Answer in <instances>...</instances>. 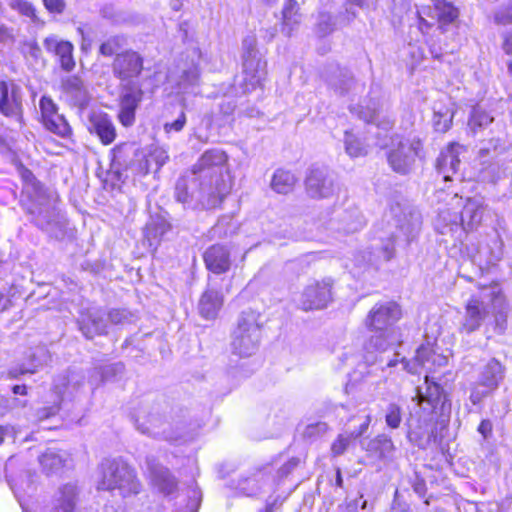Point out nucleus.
Returning a JSON list of instances; mask_svg holds the SVG:
<instances>
[{"label": "nucleus", "mask_w": 512, "mask_h": 512, "mask_svg": "<svg viewBox=\"0 0 512 512\" xmlns=\"http://www.w3.org/2000/svg\"><path fill=\"white\" fill-rule=\"evenodd\" d=\"M227 160L222 150L205 151L191 170L178 179L175 187L177 201L204 209L220 205L232 189Z\"/></svg>", "instance_id": "1"}, {"label": "nucleus", "mask_w": 512, "mask_h": 512, "mask_svg": "<svg viewBox=\"0 0 512 512\" xmlns=\"http://www.w3.org/2000/svg\"><path fill=\"white\" fill-rule=\"evenodd\" d=\"M401 317V309L395 302L375 304L365 319V327L372 333L364 344L365 353L354 354L351 349L343 352L341 361L345 365L360 364L365 367L377 361L376 353L386 351L398 341V333L394 324Z\"/></svg>", "instance_id": "2"}, {"label": "nucleus", "mask_w": 512, "mask_h": 512, "mask_svg": "<svg viewBox=\"0 0 512 512\" xmlns=\"http://www.w3.org/2000/svg\"><path fill=\"white\" fill-rule=\"evenodd\" d=\"M510 311V304L498 283L482 286L467 300L459 331L471 334L479 330L489 314H492L490 325L497 334H503L507 329Z\"/></svg>", "instance_id": "3"}, {"label": "nucleus", "mask_w": 512, "mask_h": 512, "mask_svg": "<svg viewBox=\"0 0 512 512\" xmlns=\"http://www.w3.org/2000/svg\"><path fill=\"white\" fill-rule=\"evenodd\" d=\"M443 389L428 374L423 386L417 388L416 398L420 412L409 422L408 438L418 447L425 448L434 436L435 409L442 402Z\"/></svg>", "instance_id": "4"}, {"label": "nucleus", "mask_w": 512, "mask_h": 512, "mask_svg": "<svg viewBox=\"0 0 512 512\" xmlns=\"http://www.w3.org/2000/svg\"><path fill=\"white\" fill-rule=\"evenodd\" d=\"M96 487L126 498L139 494L142 486L135 469L128 463L121 459H107L99 467Z\"/></svg>", "instance_id": "5"}, {"label": "nucleus", "mask_w": 512, "mask_h": 512, "mask_svg": "<svg viewBox=\"0 0 512 512\" xmlns=\"http://www.w3.org/2000/svg\"><path fill=\"white\" fill-rule=\"evenodd\" d=\"M448 208L439 211V219L446 226L461 225L464 231H474L482 222L486 209L484 199L480 196L463 198L454 194L450 197Z\"/></svg>", "instance_id": "6"}, {"label": "nucleus", "mask_w": 512, "mask_h": 512, "mask_svg": "<svg viewBox=\"0 0 512 512\" xmlns=\"http://www.w3.org/2000/svg\"><path fill=\"white\" fill-rule=\"evenodd\" d=\"M147 469L153 485L165 496L176 499L180 512H197L201 500L200 492L190 488L186 493L179 492L174 477L169 470L154 459H147Z\"/></svg>", "instance_id": "7"}, {"label": "nucleus", "mask_w": 512, "mask_h": 512, "mask_svg": "<svg viewBox=\"0 0 512 512\" xmlns=\"http://www.w3.org/2000/svg\"><path fill=\"white\" fill-rule=\"evenodd\" d=\"M57 193L43 187L34 180V204L39 206L36 223L40 229L56 239H61L66 234L67 220L57 209Z\"/></svg>", "instance_id": "8"}, {"label": "nucleus", "mask_w": 512, "mask_h": 512, "mask_svg": "<svg viewBox=\"0 0 512 512\" xmlns=\"http://www.w3.org/2000/svg\"><path fill=\"white\" fill-rule=\"evenodd\" d=\"M83 383V377L75 372H67L58 375L53 382V387L49 395L43 398V406L37 410V421L43 429H51V425H45L46 420L53 422L54 426L59 423L57 414L60 409V404L65 395H71Z\"/></svg>", "instance_id": "9"}, {"label": "nucleus", "mask_w": 512, "mask_h": 512, "mask_svg": "<svg viewBox=\"0 0 512 512\" xmlns=\"http://www.w3.org/2000/svg\"><path fill=\"white\" fill-rule=\"evenodd\" d=\"M260 313L252 309L241 312L232 334L231 347L234 354L250 357L259 348L262 337Z\"/></svg>", "instance_id": "10"}, {"label": "nucleus", "mask_w": 512, "mask_h": 512, "mask_svg": "<svg viewBox=\"0 0 512 512\" xmlns=\"http://www.w3.org/2000/svg\"><path fill=\"white\" fill-rule=\"evenodd\" d=\"M420 218L417 214H410L409 218L404 216L403 220H397L395 223L396 231H392L385 238L379 236L381 244H376L374 249V259L389 261L394 257L395 243L403 240L406 243L411 242L420 229Z\"/></svg>", "instance_id": "11"}, {"label": "nucleus", "mask_w": 512, "mask_h": 512, "mask_svg": "<svg viewBox=\"0 0 512 512\" xmlns=\"http://www.w3.org/2000/svg\"><path fill=\"white\" fill-rule=\"evenodd\" d=\"M142 70L143 58L134 51L117 54L112 64L113 74L120 80L121 89L141 88V83L137 78Z\"/></svg>", "instance_id": "12"}, {"label": "nucleus", "mask_w": 512, "mask_h": 512, "mask_svg": "<svg viewBox=\"0 0 512 512\" xmlns=\"http://www.w3.org/2000/svg\"><path fill=\"white\" fill-rule=\"evenodd\" d=\"M393 148L388 153V162L391 168L400 174H406L410 171L415 157L419 155L421 142L417 138L413 139H392Z\"/></svg>", "instance_id": "13"}, {"label": "nucleus", "mask_w": 512, "mask_h": 512, "mask_svg": "<svg viewBox=\"0 0 512 512\" xmlns=\"http://www.w3.org/2000/svg\"><path fill=\"white\" fill-rule=\"evenodd\" d=\"M243 48L245 50L243 56L244 89L245 91H250L262 84L266 74V63L258 57L253 37L244 39Z\"/></svg>", "instance_id": "14"}, {"label": "nucleus", "mask_w": 512, "mask_h": 512, "mask_svg": "<svg viewBox=\"0 0 512 512\" xmlns=\"http://www.w3.org/2000/svg\"><path fill=\"white\" fill-rule=\"evenodd\" d=\"M334 281L326 277L321 281H313L303 290L299 299V306L305 311L318 310L327 307L332 301V287Z\"/></svg>", "instance_id": "15"}, {"label": "nucleus", "mask_w": 512, "mask_h": 512, "mask_svg": "<svg viewBox=\"0 0 512 512\" xmlns=\"http://www.w3.org/2000/svg\"><path fill=\"white\" fill-rule=\"evenodd\" d=\"M419 28L424 33V29L432 27L436 22L439 24L452 23L458 17V9L445 0H433V7H423L418 11Z\"/></svg>", "instance_id": "16"}, {"label": "nucleus", "mask_w": 512, "mask_h": 512, "mask_svg": "<svg viewBox=\"0 0 512 512\" xmlns=\"http://www.w3.org/2000/svg\"><path fill=\"white\" fill-rule=\"evenodd\" d=\"M307 193L312 198H329L337 190L333 173L326 167H312L305 180Z\"/></svg>", "instance_id": "17"}, {"label": "nucleus", "mask_w": 512, "mask_h": 512, "mask_svg": "<svg viewBox=\"0 0 512 512\" xmlns=\"http://www.w3.org/2000/svg\"><path fill=\"white\" fill-rule=\"evenodd\" d=\"M273 470L274 468L270 464L254 470L237 481L236 491L243 496H255L267 488H271L274 484V479L271 477Z\"/></svg>", "instance_id": "18"}, {"label": "nucleus", "mask_w": 512, "mask_h": 512, "mask_svg": "<svg viewBox=\"0 0 512 512\" xmlns=\"http://www.w3.org/2000/svg\"><path fill=\"white\" fill-rule=\"evenodd\" d=\"M404 363L405 369L410 373H420L418 367L426 371L427 373H433L437 368L447 365L448 358L445 355L436 353L433 347L427 343L421 345L417 351L413 363Z\"/></svg>", "instance_id": "19"}, {"label": "nucleus", "mask_w": 512, "mask_h": 512, "mask_svg": "<svg viewBox=\"0 0 512 512\" xmlns=\"http://www.w3.org/2000/svg\"><path fill=\"white\" fill-rule=\"evenodd\" d=\"M140 150L135 143H121L111 151V171L118 180L122 179L124 171L130 169L135 173Z\"/></svg>", "instance_id": "20"}, {"label": "nucleus", "mask_w": 512, "mask_h": 512, "mask_svg": "<svg viewBox=\"0 0 512 512\" xmlns=\"http://www.w3.org/2000/svg\"><path fill=\"white\" fill-rule=\"evenodd\" d=\"M42 123L45 128L54 134L67 137L71 134V128L63 115L58 113V107L54 101L47 96L40 100Z\"/></svg>", "instance_id": "21"}, {"label": "nucleus", "mask_w": 512, "mask_h": 512, "mask_svg": "<svg viewBox=\"0 0 512 512\" xmlns=\"http://www.w3.org/2000/svg\"><path fill=\"white\" fill-rule=\"evenodd\" d=\"M62 94L64 99L72 106L85 109L90 100L91 94L88 86L77 75H71L62 79Z\"/></svg>", "instance_id": "22"}, {"label": "nucleus", "mask_w": 512, "mask_h": 512, "mask_svg": "<svg viewBox=\"0 0 512 512\" xmlns=\"http://www.w3.org/2000/svg\"><path fill=\"white\" fill-rule=\"evenodd\" d=\"M326 82L329 88L339 96H351L364 91L363 83L355 80L348 70L339 67L333 69V72L327 76Z\"/></svg>", "instance_id": "23"}, {"label": "nucleus", "mask_w": 512, "mask_h": 512, "mask_svg": "<svg viewBox=\"0 0 512 512\" xmlns=\"http://www.w3.org/2000/svg\"><path fill=\"white\" fill-rule=\"evenodd\" d=\"M143 96L142 88L121 89L118 119L123 126L129 127L134 124L135 112Z\"/></svg>", "instance_id": "24"}, {"label": "nucleus", "mask_w": 512, "mask_h": 512, "mask_svg": "<svg viewBox=\"0 0 512 512\" xmlns=\"http://www.w3.org/2000/svg\"><path fill=\"white\" fill-rule=\"evenodd\" d=\"M80 488L76 482L60 485L52 498L54 512H77Z\"/></svg>", "instance_id": "25"}, {"label": "nucleus", "mask_w": 512, "mask_h": 512, "mask_svg": "<svg viewBox=\"0 0 512 512\" xmlns=\"http://www.w3.org/2000/svg\"><path fill=\"white\" fill-rule=\"evenodd\" d=\"M169 159L168 152L163 147L152 146L148 150H140L135 174L146 175L158 171Z\"/></svg>", "instance_id": "26"}, {"label": "nucleus", "mask_w": 512, "mask_h": 512, "mask_svg": "<svg viewBox=\"0 0 512 512\" xmlns=\"http://www.w3.org/2000/svg\"><path fill=\"white\" fill-rule=\"evenodd\" d=\"M132 419L136 429L140 433L151 437L158 436L164 424L162 417L158 413L152 412L148 406L137 409Z\"/></svg>", "instance_id": "27"}, {"label": "nucleus", "mask_w": 512, "mask_h": 512, "mask_svg": "<svg viewBox=\"0 0 512 512\" xmlns=\"http://www.w3.org/2000/svg\"><path fill=\"white\" fill-rule=\"evenodd\" d=\"M351 112L356 114L366 123L375 124L378 128L388 131L393 126V121L386 115H381L379 102L370 99L365 106L353 107Z\"/></svg>", "instance_id": "28"}, {"label": "nucleus", "mask_w": 512, "mask_h": 512, "mask_svg": "<svg viewBox=\"0 0 512 512\" xmlns=\"http://www.w3.org/2000/svg\"><path fill=\"white\" fill-rule=\"evenodd\" d=\"M465 151V147L452 143L443 150L437 159V169L443 175L444 181L451 180V175L455 174L460 165L459 156Z\"/></svg>", "instance_id": "29"}, {"label": "nucleus", "mask_w": 512, "mask_h": 512, "mask_svg": "<svg viewBox=\"0 0 512 512\" xmlns=\"http://www.w3.org/2000/svg\"><path fill=\"white\" fill-rule=\"evenodd\" d=\"M105 313L98 308L88 309L81 314L78 321L80 330L86 338H93L95 335L106 333V320L104 319Z\"/></svg>", "instance_id": "30"}, {"label": "nucleus", "mask_w": 512, "mask_h": 512, "mask_svg": "<svg viewBox=\"0 0 512 512\" xmlns=\"http://www.w3.org/2000/svg\"><path fill=\"white\" fill-rule=\"evenodd\" d=\"M365 225V219L358 209L343 211L337 219L329 221V229L342 233H354Z\"/></svg>", "instance_id": "31"}, {"label": "nucleus", "mask_w": 512, "mask_h": 512, "mask_svg": "<svg viewBox=\"0 0 512 512\" xmlns=\"http://www.w3.org/2000/svg\"><path fill=\"white\" fill-rule=\"evenodd\" d=\"M39 464L46 474H52L71 466L72 458L66 451L49 448L39 456Z\"/></svg>", "instance_id": "32"}, {"label": "nucleus", "mask_w": 512, "mask_h": 512, "mask_svg": "<svg viewBox=\"0 0 512 512\" xmlns=\"http://www.w3.org/2000/svg\"><path fill=\"white\" fill-rule=\"evenodd\" d=\"M0 112L19 120L22 115V105L17 91L10 89L5 81H0Z\"/></svg>", "instance_id": "33"}, {"label": "nucleus", "mask_w": 512, "mask_h": 512, "mask_svg": "<svg viewBox=\"0 0 512 512\" xmlns=\"http://www.w3.org/2000/svg\"><path fill=\"white\" fill-rule=\"evenodd\" d=\"M204 262L208 270L222 274L230 268V254L226 247L213 245L204 253Z\"/></svg>", "instance_id": "34"}, {"label": "nucleus", "mask_w": 512, "mask_h": 512, "mask_svg": "<svg viewBox=\"0 0 512 512\" xmlns=\"http://www.w3.org/2000/svg\"><path fill=\"white\" fill-rule=\"evenodd\" d=\"M44 47L59 58L62 69L71 71L75 66L73 59V45L68 41H58L55 37L44 40Z\"/></svg>", "instance_id": "35"}, {"label": "nucleus", "mask_w": 512, "mask_h": 512, "mask_svg": "<svg viewBox=\"0 0 512 512\" xmlns=\"http://www.w3.org/2000/svg\"><path fill=\"white\" fill-rule=\"evenodd\" d=\"M505 368L495 358H492L484 365L479 376V385L488 390H496L504 379Z\"/></svg>", "instance_id": "36"}, {"label": "nucleus", "mask_w": 512, "mask_h": 512, "mask_svg": "<svg viewBox=\"0 0 512 512\" xmlns=\"http://www.w3.org/2000/svg\"><path fill=\"white\" fill-rule=\"evenodd\" d=\"M90 122L93 130L105 145L112 143L116 137V130L113 122L106 113H92Z\"/></svg>", "instance_id": "37"}, {"label": "nucleus", "mask_w": 512, "mask_h": 512, "mask_svg": "<svg viewBox=\"0 0 512 512\" xmlns=\"http://www.w3.org/2000/svg\"><path fill=\"white\" fill-rule=\"evenodd\" d=\"M223 304L222 294L214 289L208 288L199 301V312L206 319H214Z\"/></svg>", "instance_id": "38"}, {"label": "nucleus", "mask_w": 512, "mask_h": 512, "mask_svg": "<svg viewBox=\"0 0 512 512\" xmlns=\"http://www.w3.org/2000/svg\"><path fill=\"white\" fill-rule=\"evenodd\" d=\"M504 243L501 235L498 231L481 245L479 248V254L485 258L488 264H495L501 260L503 256Z\"/></svg>", "instance_id": "39"}, {"label": "nucleus", "mask_w": 512, "mask_h": 512, "mask_svg": "<svg viewBox=\"0 0 512 512\" xmlns=\"http://www.w3.org/2000/svg\"><path fill=\"white\" fill-rule=\"evenodd\" d=\"M296 177L290 171L278 169L271 180V188L279 194L291 192L296 184Z\"/></svg>", "instance_id": "40"}, {"label": "nucleus", "mask_w": 512, "mask_h": 512, "mask_svg": "<svg viewBox=\"0 0 512 512\" xmlns=\"http://www.w3.org/2000/svg\"><path fill=\"white\" fill-rule=\"evenodd\" d=\"M124 370L122 363H115L107 365L103 368L95 369L91 376L90 383L93 387H97L100 383H103L117 374H121Z\"/></svg>", "instance_id": "41"}, {"label": "nucleus", "mask_w": 512, "mask_h": 512, "mask_svg": "<svg viewBox=\"0 0 512 512\" xmlns=\"http://www.w3.org/2000/svg\"><path fill=\"white\" fill-rule=\"evenodd\" d=\"M200 72L197 65L183 70L180 81L178 83L179 90L183 93L194 92L199 84Z\"/></svg>", "instance_id": "42"}, {"label": "nucleus", "mask_w": 512, "mask_h": 512, "mask_svg": "<svg viewBox=\"0 0 512 512\" xmlns=\"http://www.w3.org/2000/svg\"><path fill=\"white\" fill-rule=\"evenodd\" d=\"M283 31L290 35L294 26L300 22L298 15V5L295 1H288L283 9Z\"/></svg>", "instance_id": "43"}, {"label": "nucleus", "mask_w": 512, "mask_h": 512, "mask_svg": "<svg viewBox=\"0 0 512 512\" xmlns=\"http://www.w3.org/2000/svg\"><path fill=\"white\" fill-rule=\"evenodd\" d=\"M492 121L493 117L487 112L480 107H474L468 125L474 133H477L479 130L487 127Z\"/></svg>", "instance_id": "44"}, {"label": "nucleus", "mask_w": 512, "mask_h": 512, "mask_svg": "<svg viewBox=\"0 0 512 512\" xmlns=\"http://www.w3.org/2000/svg\"><path fill=\"white\" fill-rule=\"evenodd\" d=\"M393 450L394 444L392 440L385 435L377 436L369 445V451L377 452L378 457L382 459L389 457Z\"/></svg>", "instance_id": "45"}, {"label": "nucleus", "mask_w": 512, "mask_h": 512, "mask_svg": "<svg viewBox=\"0 0 512 512\" xmlns=\"http://www.w3.org/2000/svg\"><path fill=\"white\" fill-rule=\"evenodd\" d=\"M355 438L349 431L340 433L331 444V455L338 457L343 455L355 442Z\"/></svg>", "instance_id": "46"}, {"label": "nucleus", "mask_w": 512, "mask_h": 512, "mask_svg": "<svg viewBox=\"0 0 512 512\" xmlns=\"http://www.w3.org/2000/svg\"><path fill=\"white\" fill-rule=\"evenodd\" d=\"M454 117V111L450 108L444 110L439 109L434 111L433 125L436 131L446 132L451 124Z\"/></svg>", "instance_id": "47"}, {"label": "nucleus", "mask_w": 512, "mask_h": 512, "mask_svg": "<svg viewBox=\"0 0 512 512\" xmlns=\"http://www.w3.org/2000/svg\"><path fill=\"white\" fill-rule=\"evenodd\" d=\"M345 150L350 157H360L366 154V148L362 142L351 132H345Z\"/></svg>", "instance_id": "48"}, {"label": "nucleus", "mask_w": 512, "mask_h": 512, "mask_svg": "<svg viewBox=\"0 0 512 512\" xmlns=\"http://www.w3.org/2000/svg\"><path fill=\"white\" fill-rule=\"evenodd\" d=\"M385 423L391 429H397L402 422V408L396 403H390L385 409Z\"/></svg>", "instance_id": "49"}, {"label": "nucleus", "mask_w": 512, "mask_h": 512, "mask_svg": "<svg viewBox=\"0 0 512 512\" xmlns=\"http://www.w3.org/2000/svg\"><path fill=\"white\" fill-rule=\"evenodd\" d=\"M335 28V22L329 13H319L318 22L316 25V33L320 37H324L331 33Z\"/></svg>", "instance_id": "50"}, {"label": "nucleus", "mask_w": 512, "mask_h": 512, "mask_svg": "<svg viewBox=\"0 0 512 512\" xmlns=\"http://www.w3.org/2000/svg\"><path fill=\"white\" fill-rule=\"evenodd\" d=\"M168 229L169 225L166 224L164 221L149 224L146 228V237L150 241V245L153 244V239L163 236Z\"/></svg>", "instance_id": "51"}, {"label": "nucleus", "mask_w": 512, "mask_h": 512, "mask_svg": "<svg viewBox=\"0 0 512 512\" xmlns=\"http://www.w3.org/2000/svg\"><path fill=\"white\" fill-rule=\"evenodd\" d=\"M328 429L329 427L325 422H317L307 425L303 435L305 438L312 439L326 434Z\"/></svg>", "instance_id": "52"}, {"label": "nucleus", "mask_w": 512, "mask_h": 512, "mask_svg": "<svg viewBox=\"0 0 512 512\" xmlns=\"http://www.w3.org/2000/svg\"><path fill=\"white\" fill-rule=\"evenodd\" d=\"M500 145V140H491L488 144L479 150V158L482 160V164L486 163V158L493 159L497 154L498 146Z\"/></svg>", "instance_id": "53"}, {"label": "nucleus", "mask_w": 512, "mask_h": 512, "mask_svg": "<svg viewBox=\"0 0 512 512\" xmlns=\"http://www.w3.org/2000/svg\"><path fill=\"white\" fill-rule=\"evenodd\" d=\"M298 458H291L288 460L285 464H283L278 470L276 475H272L271 477L274 479V482L276 480H281L287 475H289L299 464Z\"/></svg>", "instance_id": "54"}, {"label": "nucleus", "mask_w": 512, "mask_h": 512, "mask_svg": "<svg viewBox=\"0 0 512 512\" xmlns=\"http://www.w3.org/2000/svg\"><path fill=\"white\" fill-rule=\"evenodd\" d=\"M186 124V115L184 111H181L178 117L172 122H166L164 124L165 133L169 134L172 132H180Z\"/></svg>", "instance_id": "55"}, {"label": "nucleus", "mask_w": 512, "mask_h": 512, "mask_svg": "<svg viewBox=\"0 0 512 512\" xmlns=\"http://www.w3.org/2000/svg\"><path fill=\"white\" fill-rule=\"evenodd\" d=\"M494 21L499 25H509L512 23V8H500L494 14Z\"/></svg>", "instance_id": "56"}, {"label": "nucleus", "mask_w": 512, "mask_h": 512, "mask_svg": "<svg viewBox=\"0 0 512 512\" xmlns=\"http://www.w3.org/2000/svg\"><path fill=\"white\" fill-rule=\"evenodd\" d=\"M108 319L113 324H122L128 322L131 318V314L126 310L114 309L108 313Z\"/></svg>", "instance_id": "57"}, {"label": "nucleus", "mask_w": 512, "mask_h": 512, "mask_svg": "<svg viewBox=\"0 0 512 512\" xmlns=\"http://www.w3.org/2000/svg\"><path fill=\"white\" fill-rule=\"evenodd\" d=\"M493 390H488V388L482 387L479 385H475L470 394L471 402L476 405L480 403L485 397H487Z\"/></svg>", "instance_id": "58"}, {"label": "nucleus", "mask_w": 512, "mask_h": 512, "mask_svg": "<svg viewBox=\"0 0 512 512\" xmlns=\"http://www.w3.org/2000/svg\"><path fill=\"white\" fill-rule=\"evenodd\" d=\"M119 46L115 39H109L100 46V53L104 56H112Z\"/></svg>", "instance_id": "59"}, {"label": "nucleus", "mask_w": 512, "mask_h": 512, "mask_svg": "<svg viewBox=\"0 0 512 512\" xmlns=\"http://www.w3.org/2000/svg\"><path fill=\"white\" fill-rule=\"evenodd\" d=\"M362 495L359 499L348 500L338 506L339 512H358L359 502L362 499Z\"/></svg>", "instance_id": "60"}, {"label": "nucleus", "mask_w": 512, "mask_h": 512, "mask_svg": "<svg viewBox=\"0 0 512 512\" xmlns=\"http://www.w3.org/2000/svg\"><path fill=\"white\" fill-rule=\"evenodd\" d=\"M496 169H497L496 164L489 163L487 167H484L480 171L482 180L492 181V182L495 181L497 178Z\"/></svg>", "instance_id": "61"}, {"label": "nucleus", "mask_w": 512, "mask_h": 512, "mask_svg": "<svg viewBox=\"0 0 512 512\" xmlns=\"http://www.w3.org/2000/svg\"><path fill=\"white\" fill-rule=\"evenodd\" d=\"M43 3L50 12L60 13L65 7L63 0H43Z\"/></svg>", "instance_id": "62"}, {"label": "nucleus", "mask_w": 512, "mask_h": 512, "mask_svg": "<svg viewBox=\"0 0 512 512\" xmlns=\"http://www.w3.org/2000/svg\"><path fill=\"white\" fill-rule=\"evenodd\" d=\"M370 422H371V416L366 415L363 422L359 425V428L357 430H353V431H349V432L353 435V437L355 439H357L366 432V430L368 429V427L370 425Z\"/></svg>", "instance_id": "63"}, {"label": "nucleus", "mask_w": 512, "mask_h": 512, "mask_svg": "<svg viewBox=\"0 0 512 512\" xmlns=\"http://www.w3.org/2000/svg\"><path fill=\"white\" fill-rule=\"evenodd\" d=\"M503 50L506 54H512V32L504 36Z\"/></svg>", "instance_id": "64"}]
</instances>
